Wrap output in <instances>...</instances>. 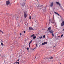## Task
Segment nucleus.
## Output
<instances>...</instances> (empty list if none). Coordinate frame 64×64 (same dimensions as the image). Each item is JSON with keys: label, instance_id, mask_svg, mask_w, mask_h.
<instances>
[{"label": "nucleus", "instance_id": "nucleus-40", "mask_svg": "<svg viewBox=\"0 0 64 64\" xmlns=\"http://www.w3.org/2000/svg\"><path fill=\"white\" fill-rule=\"evenodd\" d=\"M60 16V17H61V18H62V17L61 16Z\"/></svg>", "mask_w": 64, "mask_h": 64}, {"label": "nucleus", "instance_id": "nucleus-3", "mask_svg": "<svg viewBox=\"0 0 64 64\" xmlns=\"http://www.w3.org/2000/svg\"><path fill=\"white\" fill-rule=\"evenodd\" d=\"M24 16L25 18H26L28 17V16H27L26 13L24 11Z\"/></svg>", "mask_w": 64, "mask_h": 64}, {"label": "nucleus", "instance_id": "nucleus-25", "mask_svg": "<svg viewBox=\"0 0 64 64\" xmlns=\"http://www.w3.org/2000/svg\"><path fill=\"white\" fill-rule=\"evenodd\" d=\"M4 43H1V45L2 46H3L4 45Z\"/></svg>", "mask_w": 64, "mask_h": 64}, {"label": "nucleus", "instance_id": "nucleus-9", "mask_svg": "<svg viewBox=\"0 0 64 64\" xmlns=\"http://www.w3.org/2000/svg\"><path fill=\"white\" fill-rule=\"evenodd\" d=\"M56 4H57L59 5V6H61V4L59 2H56Z\"/></svg>", "mask_w": 64, "mask_h": 64}, {"label": "nucleus", "instance_id": "nucleus-32", "mask_svg": "<svg viewBox=\"0 0 64 64\" xmlns=\"http://www.w3.org/2000/svg\"><path fill=\"white\" fill-rule=\"evenodd\" d=\"M30 44H28V45L30 47Z\"/></svg>", "mask_w": 64, "mask_h": 64}, {"label": "nucleus", "instance_id": "nucleus-18", "mask_svg": "<svg viewBox=\"0 0 64 64\" xmlns=\"http://www.w3.org/2000/svg\"><path fill=\"white\" fill-rule=\"evenodd\" d=\"M17 18H16V20H19V19H18L19 18L18 17H17Z\"/></svg>", "mask_w": 64, "mask_h": 64}, {"label": "nucleus", "instance_id": "nucleus-2", "mask_svg": "<svg viewBox=\"0 0 64 64\" xmlns=\"http://www.w3.org/2000/svg\"><path fill=\"white\" fill-rule=\"evenodd\" d=\"M49 22H50L52 24H54L55 23V20L54 19L52 21H53V22H52V20H49Z\"/></svg>", "mask_w": 64, "mask_h": 64}, {"label": "nucleus", "instance_id": "nucleus-51", "mask_svg": "<svg viewBox=\"0 0 64 64\" xmlns=\"http://www.w3.org/2000/svg\"><path fill=\"white\" fill-rule=\"evenodd\" d=\"M2 56V57H3V56Z\"/></svg>", "mask_w": 64, "mask_h": 64}, {"label": "nucleus", "instance_id": "nucleus-29", "mask_svg": "<svg viewBox=\"0 0 64 64\" xmlns=\"http://www.w3.org/2000/svg\"><path fill=\"white\" fill-rule=\"evenodd\" d=\"M29 19L30 20L31 19V16H30V18H29Z\"/></svg>", "mask_w": 64, "mask_h": 64}, {"label": "nucleus", "instance_id": "nucleus-50", "mask_svg": "<svg viewBox=\"0 0 64 64\" xmlns=\"http://www.w3.org/2000/svg\"><path fill=\"white\" fill-rule=\"evenodd\" d=\"M25 0V1H26V0Z\"/></svg>", "mask_w": 64, "mask_h": 64}, {"label": "nucleus", "instance_id": "nucleus-26", "mask_svg": "<svg viewBox=\"0 0 64 64\" xmlns=\"http://www.w3.org/2000/svg\"><path fill=\"white\" fill-rule=\"evenodd\" d=\"M46 37V36L45 35H44L43 36V38H45Z\"/></svg>", "mask_w": 64, "mask_h": 64}, {"label": "nucleus", "instance_id": "nucleus-6", "mask_svg": "<svg viewBox=\"0 0 64 64\" xmlns=\"http://www.w3.org/2000/svg\"><path fill=\"white\" fill-rule=\"evenodd\" d=\"M61 26L62 27L64 26V21L62 23H61Z\"/></svg>", "mask_w": 64, "mask_h": 64}, {"label": "nucleus", "instance_id": "nucleus-57", "mask_svg": "<svg viewBox=\"0 0 64 64\" xmlns=\"http://www.w3.org/2000/svg\"><path fill=\"white\" fill-rule=\"evenodd\" d=\"M49 23H50V22H49Z\"/></svg>", "mask_w": 64, "mask_h": 64}, {"label": "nucleus", "instance_id": "nucleus-15", "mask_svg": "<svg viewBox=\"0 0 64 64\" xmlns=\"http://www.w3.org/2000/svg\"><path fill=\"white\" fill-rule=\"evenodd\" d=\"M36 36H34V37H33V38H32V39H36Z\"/></svg>", "mask_w": 64, "mask_h": 64}, {"label": "nucleus", "instance_id": "nucleus-17", "mask_svg": "<svg viewBox=\"0 0 64 64\" xmlns=\"http://www.w3.org/2000/svg\"><path fill=\"white\" fill-rule=\"evenodd\" d=\"M36 48L37 47V46H38V45L36 43Z\"/></svg>", "mask_w": 64, "mask_h": 64}, {"label": "nucleus", "instance_id": "nucleus-38", "mask_svg": "<svg viewBox=\"0 0 64 64\" xmlns=\"http://www.w3.org/2000/svg\"><path fill=\"white\" fill-rule=\"evenodd\" d=\"M18 26H20V25L19 24H18Z\"/></svg>", "mask_w": 64, "mask_h": 64}, {"label": "nucleus", "instance_id": "nucleus-13", "mask_svg": "<svg viewBox=\"0 0 64 64\" xmlns=\"http://www.w3.org/2000/svg\"><path fill=\"white\" fill-rule=\"evenodd\" d=\"M54 13H55L56 14L58 15V16H60V15H59V14L58 13H56V12H54Z\"/></svg>", "mask_w": 64, "mask_h": 64}, {"label": "nucleus", "instance_id": "nucleus-10", "mask_svg": "<svg viewBox=\"0 0 64 64\" xmlns=\"http://www.w3.org/2000/svg\"><path fill=\"white\" fill-rule=\"evenodd\" d=\"M51 30V27H50L49 28H48V29L47 31H48L49 30Z\"/></svg>", "mask_w": 64, "mask_h": 64}, {"label": "nucleus", "instance_id": "nucleus-19", "mask_svg": "<svg viewBox=\"0 0 64 64\" xmlns=\"http://www.w3.org/2000/svg\"><path fill=\"white\" fill-rule=\"evenodd\" d=\"M1 43H4V42L3 41V40H2L1 41Z\"/></svg>", "mask_w": 64, "mask_h": 64}, {"label": "nucleus", "instance_id": "nucleus-22", "mask_svg": "<svg viewBox=\"0 0 64 64\" xmlns=\"http://www.w3.org/2000/svg\"><path fill=\"white\" fill-rule=\"evenodd\" d=\"M0 32H1L2 33H4V32H2V30H0Z\"/></svg>", "mask_w": 64, "mask_h": 64}, {"label": "nucleus", "instance_id": "nucleus-28", "mask_svg": "<svg viewBox=\"0 0 64 64\" xmlns=\"http://www.w3.org/2000/svg\"><path fill=\"white\" fill-rule=\"evenodd\" d=\"M42 38V37L41 36V37H40V38H39L40 39H41Z\"/></svg>", "mask_w": 64, "mask_h": 64}, {"label": "nucleus", "instance_id": "nucleus-11", "mask_svg": "<svg viewBox=\"0 0 64 64\" xmlns=\"http://www.w3.org/2000/svg\"><path fill=\"white\" fill-rule=\"evenodd\" d=\"M49 32L51 34H53L54 32V31L52 30L50 31Z\"/></svg>", "mask_w": 64, "mask_h": 64}, {"label": "nucleus", "instance_id": "nucleus-39", "mask_svg": "<svg viewBox=\"0 0 64 64\" xmlns=\"http://www.w3.org/2000/svg\"><path fill=\"white\" fill-rule=\"evenodd\" d=\"M20 60V59H18V60H17V61H19Z\"/></svg>", "mask_w": 64, "mask_h": 64}, {"label": "nucleus", "instance_id": "nucleus-4", "mask_svg": "<svg viewBox=\"0 0 64 64\" xmlns=\"http://www.w3.org/2000/svg\"><path fill=\"white\" fill-rule=\"evenodd\" d=\"M22 6H23V7H22L21 8H22V10H24V9H23V7L24 8V7L25 6V5H26L25 4L24 2L22 3Z\"/></svg>", "mask_w": 64, "mask_h": 64}, {"label": "nucleus", "instance_id": "nucleus-24", "mask_svg": "<svg viewBox=\"0 0 64 64\" xmlns=\"http://www.w3.org/2000/svg\"><path fill=\"white\" fill-rule=\"evenodd\" d=\"M63 36H64L63 34H62V35L61 36V38H62V37H63Z\"/></svg>", "mask_w": 64, "mask_h": 64}, {"label": "nucleus", "instance_id": "nucleus-12", "mask_svg": "<svg viewBox=\"0 0 64 64\" xmlns=\"http://www.w3.org/2000/svg\"><path fill=\"white\" fill-rule=\"evenodd\" d=\"M29 30H33V28L32 27H29Z\"/></svg>", "mask_w": 64, "mask_h": 64}, {"label": "nucleus", "instance_id": "nucleus-34", "mask_svg": "<svg viewBox=\"0 0 64 64\" xmlns=\"http://www.w3.org/2000/svg\"><path fill=\"white\" fill-rule=\"evenodd\" d=\"M27 50H29V48H27Z\"/></svg>", "mask_w": 64, "mask_h": 64}, {"label": "nucleus", "instance_id": "nucleus-1", "mask_svg": "<svg viewBox=\"0 0 64 64\" xmlns=\"http://www.w3.org/2000/svg\"><path fill=\"white\" fill-rule=\"evenodd\" d=\"M38 10H40L42 12H46V7H44L43 6H41L40 4L38 5Z\"/></svg>", "mask_w": 64, "mask_h": 64}, {"label": "nucleus", "instance_id": "nucleus-49", "mask_svg": "<svg viewBox=\"0 0 64 64\" xmlns=\"http://www.w3.org/2000/svg\"><path fill=\"white\" fill-rule=\"evenodd\" d=\"M39 47H40V46H39Z\"/></svg>", "mask_w": 64, "mask_h": 64}, {"label": "nucleus", "instance_id": "nucleus-52", "mask_svg": "<svg viewBox=\"0 0 64 64\" xmlns=\"http://www.w3.org/2000/svg\"><path fill=\"white\" fill-rule=\"evenodd\" d=\"M50 14H51V13H50Z\"/></svg>", "mask_w": 64, "mask_h": 64}, {"label": "nucleus", "instance_id": "nucleus-42", "mask_svg": "<svg viewBox=\"0 0 64 64\" xmlns=\"http://www.w3.org/2000/svg\"><path fill=\"white\" fill-rule=\"evenodd\" d=\"M21 56V55H20L19 56L20 57Z\"/></svg>", "mask_w": 64, "mask_h": 64}, {"label": "nucleus", "instance_id": "nucleus-5", "mask_svg": "<svg viewBox=\"0 0 64 64\" xmlns=\"http://www.w3.org/2000/svg\"><path fill=\"white\" fill-rule=\"evenodd\" d=\"M10 1L8 0V1H7L6 2V4L7 6H8L9 4H10Z\"/></svg>", "mask_w": 64, "mask_h": 64}, {"label": "nucleus", "instance_id": "nucleus-45", "mask_svg": "<svg viewBox=\"0 0 64 64\" xmlns=\"http://www.w3.org/2000/svg\"><path fill=\"white\" fill-rule=\"evenodd\" d=\"M38 54H36V56H37V55H38Z\"/></svg>", "mask_w": 64, "mask_h": 64}, {"label": "nucleus", "instance_id": "nucleus-33", "mask_svg": "<svg viewBox=\"0 0 64 64\" xmlns=\"http://www.w3.org/2000/svg\"><path fill=\"white\" fill-rule=\"evenodd\" d=\"M50 60V58H46V60Z\"/></svg>", "mask_w": 64, "mask_h": 64}, {"label": "nucleus", "instance_id": "nucleus-44", "mask_svg": "<svg viewBox=\"0 0 64 64\" xmlns=\"http://www.w3.org/2000/svg\"><path fill=\"white\" fill-rule=\"evenodd\" d=\"M55 46H54V47H53V48H55Z\"/></svg>", "mask_w": 64, "mask_h": 64}, {"label": "nucleus", "instance_id": "nucleus-47", "mask_svg": "<svg viewBox=\"0 0 64 64\" xmlns=\"http://www.w3.org/2000/svg\"><path fill=\"white\" fill-rule=\"evenodd\" d=\"M8 16V17H10V16Z\"/></svg>", "mask_w": 64, "mask_h": 64}, {"label": "nucleus", "instance_id": "nucleus-8", "mask_svg": "<svg viewBox=\"0 0 64 64\" xmlns=\"http://www.w3.org/2000/svg\"><path fill=\"white\" fill-rule=\"evenodd\" d=\"M50 5L51 7H52L54 5L53 2H52L51 3V4H50Z\"/></svg>", "mask_w": 64, "mask_h": 64}, {"label": "nucleus", "instance_id": "nucleus-36", "mask_svg": "<svg viewBox=\"0 0 64 64\" xmlns=\"http://www.w3.org/2000/svg\"><path fill=\"white\" fill-rule=\"evenodd\" d=\"M20 36H22V33H20Z\"/></svg>", "mask_w": 64, "mask_h": 64}, {"label": "nucleus", "instance_id": "nucleus-23", "mask_svg": "<svg viewBox=\"0 0 64 64\" xmlns=\"http://www.w3.org/2000/svg\"><path fill=\"white\" fill-rule=\"evenodd\" d=\"M52 36L53 37H54V34L53 33H52Z\"/></svg>", "mask_w": 64, "mask_h": 64}, {"label": "nucleus", "instance_id": "nucleus-20", "mask_svg": "<svg viewBox=\"0 0 64 64\" xmlns=\"http://www.w3.org/2000/svg\"><path fill=\"white\" fill-rule=\"evenodd\" d=\"M32 40H31V41L30 42L29 44H31V43H32Z\"/></svg>", "mask_w": 64, "mask_h": 64}, {"label": "nucleus", "instance_id": "nucleus-54", "mask_svg": "<svg viewBox=\"0 0 64 64\" xmlns=\"http://www.w3.org/2000/svg\"><path fill=\"white\" fill-rule=\"evenodd\" d=\"M50 44H51V43H50Z\"/></svg>", "mask_w": 64, "mask_h": 64}, {"label": "nucleus", "instance_id": "nucleus-7", "mask_svg": "<svg viewBox=\"0 0 64 64\" xmlns=\"http://www.w3.org/2000/svg\"><path fill=\"white\" fill-rule=\"evenodd\" d=\"M48 42H44V43H42V45H45L46 44H48Z\"/></svg>", "mask_w": 64, "mask_h": 64}, {"label": "nucleus", "instance_id": "nucleus-30", "mask_svg": "<svg viewBox=\"0 0 64 64\" xmlns=\"http://www.w3.org/2000/svg\"><path fill=\"white\" fill-rule=\"evenodd\" d=\"M18 62H16L15 63L16 64H18Z\"/></svg>", "mask_w": 64, "mask_h": 64}, {"label": "nucleus", "instance_id": "nucleus-16", "mask_svg": "<svg viewBox=\"0 0 64 64\" xmlns=\"http://www.w3.org/2000/svg\"><path fill=\"white\" fill-rule=\"evenodd\" d=\"M14 48V46H12L11 47V49H12Z\"/></svg>", "mask_w": 64, "mask_h": 64}, {"label": "nucleus", "instance_id": "nucleus-35", "mask_svg": "<svg viewBox=\"0 0 64 64\" xmlns=\"http://www.w3.org/2000/svg\"><path fill=\"white\" fill-rule=\"evenodd\" d=\"M26 33V32L25 31L24 32V34H25Z\"/></svg>", "mask_w": 64, "mask_h": 64}, {"label": "nucleus", "instance_id": "nucleus-43", "mask_svg": "<svg viewBox=\"0 0 64 64\" xmlns=\"http://www.w3.org/2000/svg\"><path fill=\"white\" fill-rule=\"evenodd\" d=\"M62 31H64V30H62Z\"/></svg>", "mask_w": 64, "mask_h": 64}, {"label": "nucleus", "instance_id": "nucleus-55", "mask_svg": "<svg viewBox=\"0 0 64 64\" xmlns=\"http://www.w3.org/2000/svg\"><path fill=\"white\" fill-rule=\"evenodd\" d=\"M60 64H61L60 63Z\"/></svg>", "mask_w": 64, "mask_h": 64}, {"label": "nucleus", "instance_id": "nucleus-41", "mask_svg": "<svg viewBox=\"0 0 64 64\" xmlns=\"http://www.w3.org/2000/svg\"><path fill=\"white\" fill-rule=\"evenodd\" d=\"M36 57H35V58H34V59H36Z\"/></svg>", "mask_w": 64, "mask_h": 64}, {"label": "nucleus", "instance_id": "nucleus-21", "mask_svg": "<svg viewBox=\"0 0 64 64\" xmlns=\"http://www.w3.org/2000/svg\"><path fill=\"white\" fill-rule=\"evenodd\" d=\"M53 58H54L52 56V57H51V58H50V60L53 59Z\"/></svg>", "mask_w": 64, "mask_h": 64}, {"label": "nucleus", "instance_id": "nucleus-37", "mask_svg": "<svg viewBox=\"0 0 64 64\" xmlns=\"http://www.w3.org/2000/svg\"><path fill=\"white\" fill-rule=\"evenodd\" d=\"M20 64V62H18V64Z\"/></svg>", "mask_w": 64, "mask_h": 64}, {"label": "nucleus", "instance_id": "nucleus-14", "mask_svg": "<svg viewBox=\"0 0 64 64\" xmlns=\"http://www.w3.org/2000/svg\"><path fill=\"white\" fill-rule=\"evenodd\" d=\"M35 36L34 34H33L32 35V36H30V38H32V37H34Z\"/></svg>", "mask_w": 64, "mask_h": 64}, {"label": "nucleus", "instance_id": "nucleus-48", "mask_svg": "<svg viewBox=\"0 0 64 64\" xmlns=\"http://www.w3.org/2000/svg\"><path fill=\"white\" fill-rule=\"evenodd\" d=\"M54 18H53V20H54Z\"/></svg>", "mask_w": 64, "mask_h": 64}, {"label": "nucleus", "instance_id": "nucleus-53", "mask_svg": "<svg viewBox=\"0 0 64 64\" xmlns=\"http://www.w3.org/2000/svg\"><path fill=\"white\" fill-rule=\"evenodd\" d=\"M52 21V22H53V21Z\"/></svg>", "mask_w": 64, "mask_h": 64}, {"label": "nucleus", "instance_id": "nucleus-31", "mask_svg": "<svg viewBox=\"0 0 64 64\" xmlns=\"http://www.w3.org/2000/svg\"><path fill=\"white\" fill-rule=\"evenodd\" d=\"M61 8L62 9V10H64V9H63V8L62 7H61Z\"/></svg>", "mask_w": 64, "mask_h": 64}, {"label": "nucleus", "instance_id": "nucleus-46", "mask_svg": "<svg viewBox=\"0 0 64 64\" xmlns=\"http://www.w3.org/2000/svg\"><path fill=\"white\" fill-rule=\"evenodd\" d=\"M58 37H59V38H60V37L59 36H58Z\"/></svg>", "mask_w": 64, "mask_h": 64}, {"label": "nucleus", "instance_id": "nucleus-27", "mask_svg": "<svg viewBox=\"0 0 64 64\" xmlns=\"http://www.w3.org/2000/svg\"><path fill=\"white\" fill-rule=\"evenodd\" d=\"M36 48V47L35 48H34V49H31V50H35Z\"/></svg>", "mask_w": 64, "mask_h": 64}, {"label": "nucleus", "instance_id": "nucleus-56", "mask_svg": "<svg viewBox=\"0 0 64 64\" xmlns=\"http://www.w3.org/2000/svg\"><path fill=\"white\" fill-rule=\"evenodd\" d=\"M8 15H9V14H8Z\"/></svg>", "mask_w": 64, "mask_h": 64}]
</instances>
